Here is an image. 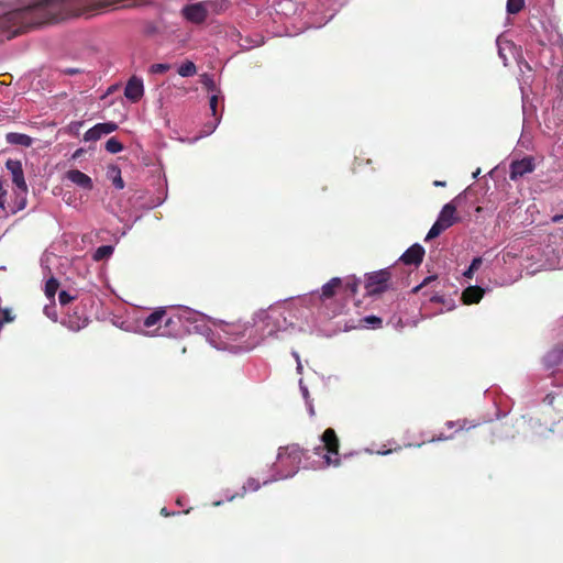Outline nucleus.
Returning <instances> with one entry per match:
<instances>
[{"label":"nucleus","instance_id":"f3484780","mask_svg":"<svg viewBox=\"0 0 563 563\" xmlns=\"http://www.w3.org/2000/svg\"><path fill=\"white\" fill-rule=\"evenodd\" d=\"M5 142L10 145L31 146L33 145V137L21 133L10 132L5 134Z\"/></svg>","mask_w":563,"mask_h":563},{"label":"nucleus","instance_id":"0eeeda50","mask_svg":"<svg viewBox=\"0 0 563 563\" xmlns=\"http://www.w3.org/2000/svg\"><path fill=\"white\" fill-rule=\"evenodd\" d=\"M536 169V162L533 156H525L521 159L512 161L510 164V173L508 177L511 180H517L527 174L533 173Z\"/></svg>","mask_w":563,"mask_h":563},{"label":"nucleus","instance_id":"c756f323","mask_svg":"<svg viewBox=\"0 0 563 563\" xmlns=\"http://www.w3.org/2000/svg\"><path fill=\"white\" fill-rule=\"evenodd\" d=\"M363 322L366 323V325H369L371 328H379L382 324V319L376 316H367L363 320Z\"/></svg>","mask_w":563,"mask_h":563},{"label":"nucleus","instance_id":"5701e85b","mask_svg":"<svg viewBox=\"0 0 563 563\" xmlns=\"http://www.w3.org/2000/svg\"><path fill=\"white\" fill-rule=\"evenodd\" d=\"M104 147H106V151L108 153L117 154V153L121 152L124 148V145H122L117 140V137L112 136V137L107 140Z\"/></svg>","mask_w":563,"mask_h":563},{"label":"nucleus","instance_id":"a878e982","mask_svg":"<svg viewBox=\"0 0 563 563\" xmlns=\"http://www.w3.org/2000/svg\"><path fill=\"white\" fill-rule=\"evenodd\" d=\"M482 265V258L476 257L472 260L471 265L468 266L467 271L464 272V276L468 279L473 277L474 272L478 271Z\"/></svg>","mask_w":563,"mask_h":563},{"label":"nucleus","instance_id":"58836bf2","mask_svg":"<svg viewBox=\"0 0 563 563\" xmlns=\"http://www.w3.org/2000/svg\"><path fill=\"white\" fill-rule=\"evenodd\" d=\"M551 221L554 222V223L562 222L563 221V214H556V216L552 217Z\"/></svg>","mask_w":563,"mask_h":563},{"label":"nucleus","instance_id":"de8ad7c7","mask_svg":"<svg viewBox=\"0 0 563 563\" xmlns=\"http://www.w3.org/2000/svg\"><path fill=\"white\" fill-rule=\"evenodd\" d=\"M218 125V123L216 122V124L213 125V128H216ZM210 132H214V129H210Z\"/></svg>","mask_w":563,"mask_h":563},{"label":"nucleus","instance_id":"c85d7f7f","mask_svg":"<svg viewBox=\"0 0 563 563\" xmlns=\"http://www.w3.org/2000/svg\"><path fill=\"white\" fill-rule=\"evenodd\" d=\"M438 279V277L435 275H432V276H429V277H426L420 285L416 286L412 288L411 292L413 294H417L419 291L422 290V288L427 287L428 285H430L432 282H435Z\"/></svg>","mask_w":563,"mask_h":563},{"label":"nucleus","instance_id":"b1692460","mask_svg":"<svg viewBox=\"0 0 563 563\" xmlns=\"http://www.w3.org/2000/svg\"><path fill=\"white\" fill-rule=\"evenodd\" d=\"M448 229L449 228H446L445 225H443L442 223H440L435 220V222L433 223L429 233H427L424 241H431V240L438 238L440 235V233H442L443 231H445Z\"/></svg>","mask_w":563,"mask_h":563},{"label":"nucleus","instance_id":"2f4dec72","mask_svg":"<svg viewBox=\"0 0 563 563\" xmlns=\"http://www.w3.org/2000/svg\"><path fill=\"white\" fill-rule=\"evenodd\" d=\"M74 300V297L67 290H60L58 294V301L60 305H68Z\"/></svg>","mask_w":563,"mask_h":563},{"label":"nucleus","instance_id":"473e14b6","mask_svg":"<svg viewBox=\"0 0 563 563\" xmlns=\"http://www.w3.org/2000/svg\"><path fill=\"white\" fill-rule=\"evenodd\" d=\"M115 172V176L112 178V183L114 188L117 189H123L124 188V180L121 178L119 168L113 169Z\"/></svg>","mask_w":563,"mask_h":563},{"label":"nucleus","instance_id":"4c0bfd02","mask_svg":"<svg viewBox=\"0 0 563 563\" xmlns=\"http://www.w3.org/2000/svg\"><path fill=\"white\" fill-rule=\"evenodd\" d=\"M430 301L431 302H443V297L435 294L430 297Z\"/></svg>","mask_w":563,"mask_h":563},{"label":"nucleus","instance_id":"6e6552de","mask_svg":"<svg viewBox=\"0 0 563 563\" xmlns=\"http://www.w3.org/2000/svg\"><path fill=\"white\" fill-rule=\"evenodd\" d=\"M4 166L12 175V183L18 190L23 194L27 192V186L24 178L22 162L19 159L9 158L5 161Z\"/></svg>","mask_w":563,"mask_h":563},{"label":"nucleus","instance_id":"9b49d317","mask_svg":"<svg viewBox=\"0 0 563 563\" xmlns=\"http://www.w3.org/2000/svg\"><path fill=\"white\" fill-rule=\"evenodd\" d=\"M343 290V279L339 277H333L329 282L324 283L321 287L320 292H318V298L320 302H325L336 296L340 291Z\"/></svg>","mask_w":563,"mask_h":563},{"label":"nucleus","instance_id":"72a5a7b5","mask_svg":"<svg viewBox=\"0 0 563 563\" xmlns=\"http://www.w3.org/2000/svg\"><path fill=\"white\" fill-rule=\"evenodd\" d=\"M449 427H456V431L468 430L472 426L467 427V420H459L456 422H448Z\"/></svg>","mask_w":563,"mask_h":563},{"label":"nucleus","instance_id":"49530a36","mask_svg":"<svg viewBox=\"0 0 563 563\" xmlns=\"http://www.w3.org/2000/svg\"><path fill=\"white\" fill-rule=\"evenodd\" d=\"M80 152H81L80 150L77 151V153L74 154V157L80 156Z\"/></svg>","mask_w":563,"mask_h":563},{"label":"nucleus","instance_id":"412c9836","mask_svg":"<svg viewBox=\"0 0 563 563\" xmlns=\"http://www.w3.org/2000/svg\"><path fill=\"white\" fill-rule=\"evenodd\" d=\"M58 287H59V283L54 277L46 280V283H45V295H46V297L49 300H54L55 299V295H56V292L58 290Z\"/></svg>","mask_w":563,"mask_h":563},{"label":"nucleus","instance_id":"ea45409f","mask_svg":"<svg viewBox=\"0 0 563 563\" xmlns=\"http://www.w3.org/2000/svg\"><path fill=\"white\" fill-rule=\"evenodd\" d=\"M4 179L3 178H0V194L1 195H5L7 191H5V188H4Z\"/></svg>","mask_w":563,"mask_h":563},{"label":"nucleus","instance_id":"bb28decb","mask_svg":"<svg viewBox=\"0 0 563 563\" xmlns=\"http://www.w3.org/2000/svg\"><path fill=\"white\" fill-rule=\"evenodd\" d=\"M14 316L10 309H0V329L5 322H13Z\"/></svg>","mask_w":563,"mask_h":563},{"label":"nucleus","instance_id":"1a4fd4ad","mask_svg":"<svg viewBox=\"0 0 563 563\" xmlns=\"http://www.w3.org/2000/svg\"><path fill=\"white\" fill-rule=\"evenodd\" d=\"M225 332L230 334L233 338V340L247 338L251 341H253V343H256L255 334L252 333V321H238L229 323L227 325Z\"/></svg>","mask_w":563,"mask_h":563},{"label":"nucleus","instance_id":"cd10ccee","mask_svg":"<svg viewBox=\"0 0 563 563\" xmlns=\"http://www.w3.org/2000/svg\"><path fill=\"white\" fill-rule=\"evenodd\" d=\"M261 487V484L253 477L246 479L243 485V492H255Z\"/></svg>","mask_w":563,"mask_h":563},{"label":"nucleus","instance_id":"c9c22d12","mask_svg":"<svg viewBox=\"0 0 563 563\" xmlns=\"http://www.w3.org/2000/svg\"><path fill=\"white\" fill-rule=\"evenodd\" d=\"M44 311H45L46 316H47L49 319H52V320L56 321V319H57V313H56V310L54 309V306H53V307H45Z\"/></svg>","mask_w":563,"mask_h":563},{"label":"nucleus","instance_id":"e433bc0d","mask_svg":"<svg viewBox=\"0 0 563 563\" xmlns=\"http://www.w3.org/2000/svg\"><path fill=\"white\" fill-rule=\"evenodd\" d=\"M86 324V320L84 321V324L80 325L79 323H73L71 321L69 322V329L73 330V331H79L82 327H85Z\"/></svg>","mask_w":563,"mask_h":563},{"label":"nucleus","instance_id":"7ed1b4c3","mask_svg":"<svg viewBox=\"0 0 563 563\" xmlns=\"http://www.w3.org/2000/svg\"><path fill=\"white\" fill-rule=\"evenodd\" d=\"M306 456V450L301 449L299 444H288L278 449L277 461L283 467H287L282 476H295L299 470L302 457Z\"/></svg>","mask_w":563,"mask_h":563},{"label":"nucleus","instance_id":"f8f14e48","mask_svg":"<svg viewBox=\"0 0 563 563\" xmlns=\"http://www.w3.org/2000/svg\"><path fill=\"white\" fill-rule=\"evenodd\" d=\"M423 256L424 249L420 244L416 243L408 247L407 251L402 253V255L400 256V261L405 265L419 266L423 261Z\"/></svg>","mask_w":563,"mask_h":563},{"label":"nucleus","instance_id":"37998d69","mask_svg":"<svg viewBox=\"0 0 563 563\" xmlns=\"http://www.w3.org/2000/svg\"><path fill=\"white\" fill-rule=\"evenodd\" d=\"M161 514H162L164 517H169V516H170V514L168 512V510H167L165 507H163V508H162Z\"/></svg>","mask_w":563,"mask_h":563},{"label":"nucleus","instance_id":"4be33fe9","mask_svg":"<svg viewBox=\"0 0 563 563\" xmlns=\"http://www.w3.org/2000/svg\"><path fill=\"white\" fill-rule=\"evenodd\" d=\"M525 8V0H507L506 11L508 14H518Z\"/></svg>","mask_w":563,"mask_h":563},{"label":"nucleus","instance_id":"c03bdc74","mask_svg":"<svg viewBox=\"0 0 563 563\" xmlns=\"http://www.w3.org/2000/svg\"><path fill=\"white\" fill-rule=\"evenodd\" d=\"M78 73H79V70H78V69H69V70H68V74H69V75H74V74H78Z\"/></svg>","mask_w":563,"mask_h":563},{"label":"nucleus","instance_id":"79ce46f5","mask_svg":"<svg viewBox=\"0 0 563 563\" xmlns=\"http://www.w3.org/2000/svg\"><path fill=\"white\" fill-rule=\"evenodd\" d=\"M4 196L0 194V209L4 210Z\"/></svg>","mask_w":563,"mask_h":563},{"label":"nucleus","instance_id":"dca6fc26","mask_svg":"<svg viewBox=\"0 0 563 563\" xmlns=\"http://www.w3.org/2000/svg\"><path fill=\"white\" fill-rule=\"evenodd\" d=\"M484 296V289L479 286H470L462 291L461 300L465 305L477 303Z\"/></svg>","mask_w":563,"mask_h":563},{"label":"nucleus","instance_id":"393cba45","mask_svg":"<svg viewBox=\"0 0 563 563\" xmlns=\"http://www.w3.org/2000/svg\"><path fill=\"white\" fill-rule=\"evenodd\" d=\"M196 73V65L192 62H186L185 64H181V66L178 69V74L184 77L195 76Z\"/></svg>","mask_w":563,"mask_h":563},{"label":"nucleus","instance_id":"f03ea898","mask_svg":"<svg viewBox=\"0 0 563 563\" xmlns=\"http://www.w3.org/2000/svg\"><path fill=\"white\" fill-rule=\"evenodd\" d=\"M288 313L289 310L283 306H275L256 312L252 319V333L255 334V342L272 336L279 331H286L291 325L287 318Z\"/></svg>","mask_w":563,"mask_h":563},{"label":"nucleus","instance_id":"ddd939ff","mask_svg":"<svg viewBox=\"0 0 563 563\" xmlns=\"http://www.w3.org/2000/svg\"><path fill=\"white\" fill-rule=\"evenodd\" d=\"M455 200H451L448 202L442 210H440V213L437 218V221L445 225L446 228L452 227L459 221V218L456 216V205Z\"/></svg>","mask_w":563,"mask_h":563},{"label":"nucleus","instance_id":"4468645a","mask_svg":"<svg viewBox=\"0 0 563 563\" xmlns=\"http://www.w3.org/2000/svg\"><path fill=\"white\" fill-rule=\"evenodd\" d=\"M124 96L131 102H137L143 96L142 80L135 76H132L125 85Z\"/></svg>","mask_w":563,"mask_h":563},{"label":"nucleus","instance_id":"6ab92c4d","mask_svg":"<svg viewBox=\"0 0 563 563\" xmlns=\"http://www.w3.org/2000/svg\"><path fill=\"white\" fill-rule=\"evenodd\" d=\"M113 251L112 245H102L95 250L92 260L96 262L104 261L113 254Z\"/></svg>","mask_w":563,"mask_h":563},{"label":"nucleus","instance_id":"f257e3e1","mask_svg":"<svg viewBox=\"0 0 563 563\" xmlns=\"http://www.w3.org/2000/svg\"><path fill=\"white\" fill-rule=\"evenodd\" d=\"M18 3L21 7L12 11H4L0 4V35L3 40H11L27 27L80 15L86 10L129 8L135 5L136 0H18Z\"/></svg>","mask_w":563,"mask_h":563},{"label":"nucleus","instance_id":"9d476101","mask_svg":"<svg viewBox=\"0 0 563 563\" xmlns=\"http://www.w3.org/2000/svg\"><path fill=\"white\" fill-rule=\"evenodd\" d=\"M118 129L117 123L114 122H106V123H99L95 126L87 130L84 134V141L86 142H96L97 140H100L101 136L111 134Z\"/></svg>","mask_w":563,"mask_h":563},{"label":"nucleus","instance_id":"a211bd4d","mask_svg":"<svg viewBox=\"0 0 563 563\" xmlns=\"http://www.w3.org/2000/svg\"><path fill=\"white\" fill-rule=\"evenodd\" d=\"M165 313H166V311L163 308H158L157 310H154L151 314H148L145 318V320H143V325L146 328H152L153 325H155L162 321Z\"/></svg>","mask_w":563,"mask_h":563},{"label":"nucleus","instance_id":"423d86ee","mask_svg":"<svg viewBox=\"0 0 563 563\" xmlns=\"http://www.w3.org/2000/svg\"><path fill=\"white\" fill-rule=\"evenodd\" d=\"M217 2L203 1L186 4L183 9V15L189 23H205L211 10H216Z\"/></svg>","mask_w":563,"mask_h":563},{"label":"nucleus","instance_id":"2eb2a0df","mask_svg":"<svg viewBox=\"0 0 563 563\" xmlns=\"http://www.w3.org/2000/svg\"><path fill=\"white\" fill-rule=\"evenodd\" d=\"M66 177L76 186L91 190L93 188L92 179L79 169H69Z\"/></svg>","mask_w":563,"mask_h":563},{"label":"nucleus","instance_id":"a18cd8bd","mask_svg":"<svg viewBox=\"0 0 563 563\" xmlns=\"http://www.w3.org/2000/svg\"><path fill=\"white\" fill-rule=\"evenodd\" d=\"M445 439H446V438H445V437H443V435H440L439 438H437V440H439V441H440V440H445ZM430 441H431V442H433V441H435V439H434V438H432Z\"/></svg>","mask_w":563,"mask_h":563},{"label":"nucleus","instance_id":"20e7f679","mask_svg":"<svg viewBox=\"0 0 563 563\" xmlns=\"http://www.w3.org/2000/svg\"><path fill=\"white\" fill-rule=\"evenodd\" d=\"M323 446L314 448V453L320 454L321 450H325L328 454L323 455V464L325 467H340V440L338 439L335 431L332 428H328L321 435Z\"/></svg>","mask_w":563,"mask_h":563},{"label":"nucleus","instance_id":"a19ab883","mask_svg":"<svg viewBox=\"0 0 563 563\" xmlns=\"http://www.w3.org/2000/svg\"><path fill=\"white\" fill-rule=\"evenodd\" d=\"M433 185H434V187H444L445 181L434 180Z\"/></svg>","mask_w":563,"mask_h":563},{"label":"nucleus","instance_id":"aec40b11","mask_svg":"<svg viewBox=\"0 0 563 563\" xmlns=\"http://www.w3.org/2000/svg\"><path fill=\"white\" fill-rule=\"evenodd\" d=\"M358 280L355 277L343 280V290L347 297H354L357 292Z\"/></svg>","mask_w":563,"mask_h":563},{"label":"nucleus","instance_id":"f704fd0d","mask_svg":"<svg viewBox=\"0 0 563 563\" xmlns=\"http://www.w3.org/2000/svg\"><path fill=\"white\" fill-rule=\"evenodd\" d=\"M169 69V66L166 64H153L151 66V71L154 74H164Z\"/></svg>","mask_w":563,"mask_h":563},{"label":"nucleus","instance_id":"7c9ffc66","mask_svg":"<svg viewBox=\"0 0 563 563\" xmlns=\"http://www.w3.org/2000/svg\"><path fill=\"white\" fill-rule=\"evenodd\" d=\"M209 107H210V111H211V114H213L217 119V123H219V117H218V96L217 95H211L210 99H209Z\"/></svg>","mask_w":563,"mask_h":563},{"label":"nucleus","instance_id":"39448f33","mask_svg":"<svg viewBox=\"0 0 563 563\" xmlns=\"http://www.w3.org/2000/svg\"><path fill=\"white\" fill-rule=\"evenodd\" d=\"M391 284V274L388 268L366 274L365 291L367 296H377L388 291Z\"/></svg>","mask_w":563,"mask_h":563}]
</instances>
